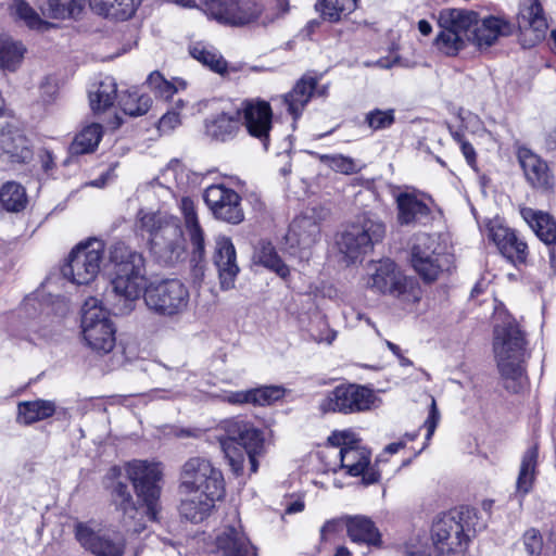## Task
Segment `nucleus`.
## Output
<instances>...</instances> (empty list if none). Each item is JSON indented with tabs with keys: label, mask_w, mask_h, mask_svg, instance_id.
<instances>
[{
	"label": "nucleus",
	"mask_w": 556,
	"mask_h": 556,
	"mask_svg": "<svg viewBox=\"0 0 556 556\" xmlns=\"http://www.w3.org/2000/svg\"><path fill=\"white\" fill-rule=\"evenodd\" d=\"M215 545L223 556H256L254 546L242 531L237 514L215 538Z\"/></svg>",
	"instance_id": "nucleus-20"
},
{
	"label": "nucleus",
	"mask_w": 556,
	"mask_h": 556,
	"mask_svg": "<svg viewBox=\"0 0 556 556\" xmlns=\"http://www.w3.org/2000/svg\"><path fill=\"white\" fill-rule=\"evenodd\" d=\"M227 401L231 404L251 403V390L232 392L227 396Z\"/></svg>",
	"instance_id": "nucleus-63"
},
{
	"label": "nucleus",
	"mask_w": 556,
	"mask_h": 556,
	"mask_svg": "<svg viewBox=\"0 0 556 556\" xmlns=\"http://www.w3.org/2000/svg\"><path fill=\"white\" fill-rule=\"evenodd\" d=\"M257 261L266 268L275 271L281 278H286L290 273L289 267L282 262L270 243L262 245L257 252Z\"/></svg>",
	"instance_id": "nucleus-46"
},
{
	"label": "nucleus",
	"mask_w": 556,
	"mask_h": 556,
	"mask_svg": "<svg viewBox=\"0 0 556 556\" xmlns=\"http://www.w3.org/2000/svg\"><path fill=\"white\" fill-rule=\"evenodd\" d=\"M375 394L368 388L358 384H341L327 393L320 401L323 413L353 414L370 408Z\"/></svg>",
	"instance_id": "nucleus-15"
},
{
	"label": "nucleus",
	"mask_w": 556,
	"mask_h": 556,
	"mask_svg": "<svg viewBox=\"0 0 556 556\" xmlns=\"http://www.w3.org/2000/svg\"><path fill=\"white\" fill-rule=\"evenodd\" d=\"M526 552L530 556H539L543 551L546 553H556V538L549 534V539L544 543L543 536L539 530L531 528L522 536Z\"/></svg>",
	"instance_id": "nucleus-45"
},
{
	"label": "nucleus",
	"mask_w": 556,
	"mask_h": 556,
	"mask_svg": "<svg viewBox=\"0 0 556 556\" xmlns=\"http://www.w3.org/2000/svg\"><path fill=\"white\" fill-rule=\"evenodd\" d=\"M181 123L179 113L172 111L165 113L159 122V130L162 132H170Z\"/></svg>",
	"instance_id": "nucleus-59"
},
{
	"label": "nucleus",
	"mask_w": 556,
	"mask_h": 556,
	"mask_svg": "<svg viewBox=\"0 0 556 556\" xmlns=\"http://www.w3.org/2000/svg\"><path fill=\"white\" fill-rule=\"evenodd\" d=\"M460 141V149L462 152L468 163V165L472 168L476 167L477 157H476V151L471 143H469L466 140H459Z\"/></svg>",
	"instance_id": "nucleus-62"
},
{
	"label": "nucleus",
	"mask_w": 556,
	"mask_h": 556,
	"mask_svg": "<svg viewBox=\"0 0 556 556\" xmlns=\"http://www.w3.org/2000/svg\"><path fill=\"white\" fill-rule=\"evenodd\" d=\"M341 466L348 473L354 477L363 475L365 484H372L379 480L377 472H365L370 462V453L365 447L353 442L350 446H343L339 452Z\"/></svg>",
	"instance_id": "nucleus-24"
},
{
	"label": "nucleus",
	"mask_w": 556,
	"mask_h": 556,
	"mask_svg": "<svg viewBox=\"0 0 556 556\" xmlns=\"http://www.w3.org/2000/svg\"><path fill=\"white\" fill-rule=\"evenodd\" d=\"M60 81L55 75H46L38 85L39 101L45 104H52L59 96Z\"/></svg>",
	"instance_id": "nucleus-51"
},
{
	"label": "nucleus",
	"mask_w": 556,
	"mask_h": 556,
	"mask_svg": "<svg viewBox=\"0 0 556 556\" xmlns=\"http://www.w3.org/2000/svg\"><path fill=\"white\" fill-rule=\"evenodd\" d=\"M10 12L14 21L22 23L29 30L47 31L54 27V24L43 20L26 0H12Z\"/></svg>",
	"instance_id": "nucleus-36"
},
{
	"label": "nucleus",
	"mask_w": 556,
	"mask_h": 556,
	"mask_svg": "<svg viewBox=\"0 0 556 556\" xmlns=\"http://www.w3.org/2000/svg\"><path fill=\"white\" fill-rule=\"evenodd\" d=\"M103 136V127L98 123L85 126L74 138L70 146L72 155H81L93 152Z\"/></svg>",
	"instance_id": "nucleus-40"
},
{
	"label": "nucleus",
	"mask_w": 556,
	"mask_h": 556,
	"mask_svg": "<svg viewBox=\"0 0 556 556\" xmlns=\"http://www.w3.org/2000/svg\"><path fill=\"white\" fill-rule=\"evenodd\" d=\"M75 536L79 544L96 556H123L124 536L112 529H101L94 522H77Z\"/></svg>",
	"instance_id": "nucleus-14"
},
{
	"label": "nucleus",
	"mask_w": 556,
	"mask_h": 556,
	"mask_svg": "<svg viewBox=\"0 0 556 556\" xmlns=\"http://www.w3.org/2000/svg\"><path fill=\"white\" fill-rule=\"evenodd\" d=\"M121 477L122 468L119 467L114 466L108 472V479L112 481L109 486L111 490L112 501L125 514H130L132 511L138 513L128 484L123 482L119 479Z\"/></svg>",
	"instance_id": "nucleus-38"
},
{
	"label": "nucleus",
	"mask_w": 556,
	"mask_h": 556,
	"mask_svg": "<svg viewBox=\"0 0 556 556\" xmlns=\"http://www.w3.org/2000/svg\"><path fill=\"white\" fill-rule=\"evenodd\" d=\"M112 289L118 298L113 305L117 315L129 314L143 292L147 307L153 313L172 317L185 312L189 304V290L178 279H164L148 285L143 256L124 243H115L109 253Z\"/></svg>",
	"instance_id": "nucleus-1"
},
{
	"label": "nucleus",
	"mask_w": 556,
	"mask_h": 556,
	"mask_svg": "<svg viewBox=\"0 0 556 556\" xmlns=\"http://www.w3.org/2000/svg\"><path fill=\"white\" fill-rule=\"evenodd\" d=\"M479 23V14L471 10L446 8L439 12L438 24L442 29L438 35L467 34Z\"/></svg>",
	"instance_id": "nucleus-26"
},
{
	"label": "nucleus",
	"mask_w": 556,
	"mask_h": 556,
	"mask_svg": "<svg viewBox=\"0 0 556 556\" xmlns=\"http://www.w3.org/2000/svg\"><path fill=\"white\" fill-rule=\"evenodd\" d=\"M214 264L218 270L220 288L223 290L232 289L239 274V267L237 265L236 249L231 240L225 236L216 238Z\"/></svg>",
	"instance_id": "nucleus-22"
},
{
	"label": "nucleus",
	"mask_w": 556,
	"mask_h": 556,
	"mask_svg": "<svg viewBox=\"0 0 556 556\" xmlns=\"http://www.w3.org/2000/svg\"><path fill=\"white\" fill-rule=\"evenodd\" d=\"M432 47L447 56L467 49L466 37H435Z\"/></svg>",
	"instance_id": "nucleus-52"
},
{
	"label": "nucleus",
	"mask_w": 556,
	"mask_h": 556,
	"mask_svg": "<svg viewBox=\"0 0 556 556\" xmlns=\"http://www.w3.org/2000/svg\"><path fill=\"white\" fill-rule=\"evenodd\" d=\"M346 518H337L331 519L325 522V525L320 529V538L321 540H327V538L333 533L342 531L344 528L346 529Z\"/></svg>",
	"instance_id": "nucleus-60"
},
{
	"label": "nucleus",
	"mask_w": 556,
	"mask_h": 556,
	"mask_svg": "<svg viewBox=\"0 0 556 556\" xmlns=\"http://www.w3.org/2000/svg\"><path fill=\"white\" fill-rule=\"evenodd\" d=\"M357 7V0H336L332 5V12H327L330 16V22H337L341 16H346L352 13Z\"/></svg>",
	"instance_id": "nucleus-56"
},
{
	"label": "nucleus",
	"mask_w": 556,
	"mask_h": 556,
	"mask_svg": "<svg viewBox=\"0 0 556 556\" xmlns=\"http://www.w3.org/2000/svg\"><path fill=\"white\" fill-rule=\"evenodd\" d=\"M81 329L88 346L98 353H109L115 346V327L109 313L97 298H88L81 308Z\"/></svg>",
	"instance_id": "nucleus-8"
},
{
	"label": "nucleus",
	"mask_w": 556,
	"mask_h": 556,
	"mask_svg": "<svg viewBox=\"0 0 556 556\" xmlns=\"http://www.w3.org/2000/svg\"><path fill=\"white\" fill-rule=\"evenodd\" d=\"M180 211L184 216L185 226L187 230L200 227L195 212V205L190 198L186 197L181 199Z\"/></svg>",
	"instance_id": "nucleus-55"
},
{
	"label": "nucleus",
	"mask_w": 556,
	"mask_h": 556,
	"mask_svg": "<svg viewBox=\"0 0 556 556\" xmlns=\"http://www.w3.org/2000/svg\"><path fill=\"white\" fill-rule=\"evenodd\" d=\"M317 84L318 78L311 74H305L295 83L294 87L289 92L281 97L293 119H298L302 115L303 110L315 92Z\"/></svg>",
	"instance_id": "nucleus-27"
},
{
	"label": "nucleus",
	"mask_w": 556,
	"mask_h": 556,
	"mask_svg": "<svg viewBox=\"0 0 556 556\" xmlns=\"http://www.w3.org/2000/svg\"><path fill=\"white\" fill-rule=\"evenodd\" d=\"M217 435L222 451L228 459L231 469L238 475L243 469L248 456L251 471L256 472L258 463L256 456L263 448L262 432L252 424L242 419H228L222 422Z\"/></svg>",
	"instance_id": "nucleus-3"
},
{
	"label": "nucleus",
	"mask_w": 556,
	"mask_h": 556,
	"mask_svg": "<svg viewBox=\"0 0 556 556\" xmlns=\"http://www.w3.org/2000/svg\"><path fill=\"white\" fill-rule=\"evenodd\" d=\"M384 231L386 227L381 222L364 216L340 235L337 240L339 251L353 262L380 241Z\"/></svg>",
	"instance_id": "nucleus-13"
},
{
	"label": "nucleus",
	"mask_w": 556,
	"mask_h": 556,
	"mask_svg": "<svg viewBox=\"0 0 556 556\" xmlns=\"http://www.w3.org/2000/svg\"><path fill=\"white\" fill-rule=\"evenodd\" d=\"M118 104L123 112L129 116L144 115L151 108L152 99L138 90H127L119 97Z\"/></svg>",
	"instance_id": "nucleus-44"
},
{
	"label": "nucleus",
	"mask_w": 556,
	"mask_h": 556,
	"mask_svg": "<svg viewBox=\"0 0 556 556\" xmlns=\"http://www.w3.org/2000/svg\"><path fill=\"white\" fill-rule=\"evenodd\" d=\"M518 162L527 182L540 192H551L555 186V177L547 163L530 149L521 147L517 151Z\"/></svg>",
	"instance_id": "nucleus-18"
},
{
	"label": "nucleus",
	"mask_w": 556,
	"mask_h": 556,
	"mask_svg": "<svg viewBox=\"0 0 556 556\" xmlns=\"http://www.w3.org/2000/svg\"><path fill=\"white\" fill-rule=\"evenodd\" d=\"M203 198L215 218L235 225L243 220L241 198L235 190L212 185L205 189Z\"/></svg>",
	"instance_id": "nucleus-17"
},
{
	"label": "nucleus",
	"mask_w": 556,
	"mask_h": 556,
	"mask_svg": "<svg viewBox=\"0 0 556 556\" xmlns=\"http://www.w3.org/2000/svg\"><path fill=\"white\" fill-rule=\"evenodd\" d=\"M320 238L319 224L312 216H298L291 223L286 241L291 249L298 248L301 257H308V251Z\"/></svg>",
	"instance_id": "nucleus-23"
},
{
	"label": "nucleus",
	"mask_w": 556,
	"mask_h": 556,
	"mask_svg": "<svg viewBox=\"0 0 556 556\" xmlns=\"http://www.w3.org/2000/svg\"><path fill=\"white\" fill-rule=\"evenodd\" d=\"M142 0H89L90 9L98 15L116 21L130 18Z\"/></svg>",
	"instance_id": "nucleus-30"
},
{
	"label": "nucleus",
	"mask_w": 556,
	"mask_h": 556,
	"mask_svg": "<svg viewBox=\"0 0 556 556\" xmlns=\"http://www.w3.org/2000/svg\"><path fill=\"white\" fill-rule=\"evenodd\" d=\"M397 223L401 226L427 224L431 218V208L420 194L413 191L399 192L395 195Z\"/></svg>",
	"instance_id": "nucleus-21"
},
{
	"label": "nucleus",
	"mask_w": 556,
	"mask_h": 556,
	"mask_svg": "<svg viewBox=\"0 0 556 556\" xmlns=\"http://www.w3.org/2000/svg\"><path fill=\"white\" fill-rule=\"evenodd\" d=\"M346 531L350 539L355 543L378 546L381 542L380 533L375 523L367 517H346Z\"/></svg>",
	"instance_id": "nucleus-34"
},
{
	"label": "nucleus",
	"mask_w": 556,
	"mask_h": 556,
	"mask_svg": "<svg viewBox=\"0 0 556 556\" xmlns=\"http://www.w3.org/2000/svg\"><path fill=\"white\" fill-rule=\"evenodd\" d=\"M482 29L492 35H505L511 31L510 22L504 16L489 15L482 20Z\"/></svg>",
	"instance_id": "nucleus-54"
},
{
	"label": "nucleus",
	"mask_w": 556,
	"mask_h": 556,
	"mask_svg": "<svg viewBox=\"0 0 556 556\" xmlns=\"http://www.w3.org/2000/svg\"><path fill=\"white\" fill-rule=\"evenodd\" d=\"M318 157L323 164L337 173L352 175L358 172L355 160L350 156L342 154H320Z\"/></svg>",
	"instance_id": "nucleus-48"
},
{
	"label": "nucleus",
	"mask_w": 556,
	"mask_h": 556,
	"mask_svg": "<svg viewBox=\"0 0 556 556\" xmlns=\"http://www.w3.org/2000/svg\"><path fill=\"white\" fill-rule=\"evenodd\" d=\"M477 514L469 507L454 509L439 516L431 528L434 548L441 554H454L463 551L478 529ZM481 527H479V530Z\"/></svg>",
	"instance_id": "nucleus-5"
},
{
	"label": "nucleus",
	"mask_w": 556,
	"mask_h": 556,
	"mask_svg": "<svg viewBox=\"0 0 556 556\" xmlns=\"http://www.w3.org/2000/svg\"><path fill=\"white\" fill-rule=\"evenodd\" d=\"M440 420V413L435 404V400L431 399L430 409L427 419L424 422V427L427 429L426 441L429 442L437 429Z\"/></svg>",
	"instance_id": "nucleus-57"
},
{
	"label": "nucleus",
	"mask_w": 556,
	"mask_h": 556,
	"mask_svg": "<svg viewBox=\"0 0 556 556\" xmlns=\"http://www.w3.org/2000/svg\"><path fill=\"white\" fill-rule=\"evenodd\" d=\"M190 243L192 245V257L191 262L194 263V273L197 276L203 275L202 263L205 260V242L204 233L201 227L192 228L187 230Z\"/></svg>",
	"instance_id": "nucleus-47"
},
{
	"label": "nucleus",
	"mask_w": 556,
	"mask_h": 556,
	"mask_svg": "<svg viewBox=\"0 0 556 556\" xmlns=\"http://www.w3.org/2000/svg\"><path fill=\"white\" fill-rule=\"evenodd\" d=\"M367 286L377 292L390 294L403 302L415 303L419 300V290L415 287L414 281L407 278L397 268L396 264L389 258L374 264Z\"/></svg>",
	"instance_id": "nucleus-12"
},
{
	"label": "nucleus",
	"mask_w": 556,
	"mask_h": 556,
	"mask_svg": "<svg viewBox=\"0 0 556 556\" xmlns=\"http://www.w3.org/2000/svg\"><path fill=\"white\" fill-rule=\"evenodd\" d=\"M105 244L98 238L80 242L71 252L67 264L62 268L63 276L76 285L93 281L104 262Z\"/></svg>",
	"instance_id": "nucleus-9"
},
{
	"label": "nucleus",
	"mask_w": 556,
	"mask_h": 556,
	"mask_svg": "<svg viewBox=\"0 0 556 556\" xmlns=\"http://www.w3.org/2000/svg\"><path fill=\"white\" fill-rule=\"evenodd\" d=\"M147 85L155 93L156 97L163 99H170L177 92V86L165 79L164 76L157 72H152L147 78Z\"/></svg>",
	"instance_id": "nucleus-50"
},
{
	"label": "nucleus",
	"mask_w": 556,
	"mask_h": 556,
	"mask_svg": "<svg viewBox=\"0 0 556 556\" xmlns=\"http://www.w3.org/2000/svg\"><path fill=\"white\" fill-rule=\"evenodd\" d=\"M127 478L132 482L137 496L142 501L146 515L155 521L159 514L162 469L159 463L135 459L126 464Z\"/></svg>",
	"instance_id": "nucleus-11"
},
{
	"label": "nucleus",
	"mask_w": 556,
	"mask_h": 556,
	"mask_svg": "<svg viewBox=\"0 0 556 556\" xmlns=\"http://www.w3.org/2000/svg\"><path fill=\"white\" fill-rule=\"evenodd\" d=\"M238 114L248 134L257 139L265 150L270 141L273 110L267 101L261 99L243 100L237 108Z\"/></svg>",
	"instance_id": "nucleus-16"
},
{
	"label": "nucleus",
	"mask_w": 556,
	"mask_h": 556,
	"mask_svg": "<svg viewBox=\"0 0 556 556\" xmlns=\"http://www.w3.org/2000/svg\"><path fill=\"white\" fill-rule=\"evenodd\" d=\"M333 4L334 3H332L328 0H320L315 4V8L320 13V15L324 20H327L330 22V16L327 14V12H332Z\"/></svg>",
	"instance_id": "nucleus-64"
},
{
	"label": "nucleus",
	"mask_w": 556,
	"mask_h": 556,
	"mask_svg": "<svg viewBox=\"0 0 556 556\" xmlns=\"http://www.w3.org/2000/svg\"><path fill=\"white\" fill-rule=\"evenodd\" d=\"M351 434L349 432H333L328 441L333 446H350L354 441L350 440Z\"/></svg>",
	"instance_id": "nucleus-61"
},
{
	"label": "nucleus",
	"mask_w": 556,
	"mask_h": 556,
	"mask_svg": "<svg viewBox=\"0 0 556 556\" xmlns=\"http://www.w3.org/2000/svg\"><path fill=\"white\" fill-rule=\"evenodd\" d=\"M27 48L22 40L14 37H0V68L16 72L25 58Z\"/></svg>",
	"instance_id": "nucleus-37"
},
{
	"label": "nucleus",
	"mask_w": 556,
	"mask_h": 556,
	"mask_svg": "<svg viewBox=\"0 0 556 556\" xmlns=\"http://www.w3.org/2000/svg\"><path fill=\"white\" fill-rule=\"evenodd\" d=\"M84 0H40L39 8L45 17L65 18L79 14Z\"/></svg>",
	"instance_id": "nucleus-42"
},
{
	"label": "nucleus",
	"mask_w": 556,
	"mask_h": 556,
	"mask_svg": "<svg viewBox=\"0 0 556 556\" xmlns=\"http://www.w3.org/2000/svg\"><path fill=\"white\" fill-rule=\"evenodd\" d=\"M25 188L15 181L5 182L0 189V203L9 212H21L27 205Z\"/></svg>",
	"instance_id": "nucleus-43"
},
{
	"label": "nucleus",
	"mask_w": 556,
	"mask_h": 556,
	"mask_svg": "<svg viewBox=\"0 0 556 556\" xmlns=\"http://www.w3.org/2000/svg\"><path fill=\"white\" fill-rule=\"evenodd\" d=\"M517 25L520 31L546 33L548 23L540 0H520Z\"/></svg>",
	"instance_id": "nucleus-29"
},
{
	"label": "nucleus",
	"mask_w": 556,
	"mask_h": 556,
	"mask_svg": "<svg viewBox=\"0 0 556 556\" xmlns=\"http://www.w3.org/2000/svg\"><path fill=\"white\" fill-rule=\"evenodd\" d=\"M412 265L426 282H432L451 268L453 255L437 235L418 233L412 247Z\"/></svg>",
	"instance_id": "nucleus-7"
},
{
	"label": "nucleus",
	"mask_w": 556,
	"mask_h": 556,
	"mask_svg": "<svg viewBox=\"0 0 556 556\" xmlns=\"http://www.w3.org/2000/svg\"><path fill=\"white\" fill-rule=\"evenodd\" d=\"M283 395V390L280 387L268 386L256 389H251V403L254 405H269L279 400Z\"/></svg>",
	"instance_id": "nucleus-53"
},
{
	"label": "nucleus",
	"mask_w": 556,
	"mask_h": 556,
	"mask_svg": "<svg viewBox=\"0 0 556 556\" xmlns=\"http://www.w3.org/2000/svg\"><path fill=\"white\" fill-rule=\"evenodd\" d=\"M189 54L215 73L224 74L227 72L228 64L226 60L218 50L212 46L197 42L189 46Z\"/></svg>",
	"instance_id": "nucleus-41"
},
{
	"label": "nucleus",
	"mask_w": 556,
	"mask_h": 556,
	"mask_svg": "<svg viewBox=\"0 0 556 556\" xmlns=\"http://www.w3.org/2000/svg\"><path fill=\"white\" fill-rule=\"evenodd\" d=\"M498 37H466L467 49L471 48L469 53L486 51L494 46Z\"/></svg>",
	"instance_id": "nucleus-58"
},
{
	"label": "nucleus",
	"mask_w": 556,
	"mask_h": 556,
	"mask_svg": "<svg viewBox=\"0 0 556 556\" xmlns=\"http://www.w3.org/2000/svg\"><path fill=\"white\" fill-rule=\"evenodd\" d=\"M30 141L17 127L8 125L0 129V160L13 165L27 164L33 160Z\"/></svg>",
	"instance_id": "nucleus-19"
},
{
	"label": "nucleus",
	"mask_w": 556,
	"mask_h": 556,
	"mask_svg": "<svg viewBox=\"0 0 556 556\" xmlns=\"http://www.w3.org/2000/svg\"><path fill=\"white\" fill-rule=\"evenodd\" d=\"M89 103L93 113L105 112L117 99V84L111 76L104 77L89 90Z\"/></svg>",
	"instance_id": "nucleus-33"
},
{
	"label": "nucleus",
	"mask_w": 556,
	"mask_h": 556,
	"mask_svg": "<svg viewBox=\"0 0 556 556\" xmlns=\"http://www.w3.org/2000/svg\"><path fill=\"white\" fill-rule=\"evenodd\" d=\"M241 128V119L237 109L233 112H222L205 123L206 135L215 141L232 140Z\"/></svg>",
	"instance_id": "nucleus-28"
},
{
	"label": "nucleus",
	"mask_w": 556,
	"mask_h": 556,
	"mask_svg": "<svg viewBox=\"0 0 556 556\" xmlns=\"http://www.w3.org/2000/svg\"><path fill=\"white\" fill-rule=\"evenodd\" d=\"M139 225L149 233L150 250L160 263L172 265L185 254L184 233L176 218L140 211Z\"/></svg>",
	"instance_id": "nucleus-4"
},
{
	"label": "nucleus",
	"mask_w": 556,
	"mask_h": 556,
	"mask_svg": "<svg viewBox=\"0 0 556 556\" xmlns=\"http://www.w3.org/2000/svg\"><path fill=\"white\" fill-rule=\"evenodd\" d=\"M490 236L501 254L513 264H521L527 258V244L520 240L514 230L506 227H492Z\"/></svg>",
	"instance_id": "nucleus-25"
},
{
	"label": "nucleus",
	"mask_w": 556,
	"mask_h": 556,
	"mask_svg": "<svg viewBox=\"0 0 556 556\" xmlns=\"http://www.w3.org/2000/svg\"><path fill=\"white\" fill-rule=\"evenodd\" d=\"M185 494L187 497L181 501L179 510L184 518L194 523L203 521L210 515L214 503L219 500L199 493Z\"/></svg>",
	"instance_id": "nucleus-35"
},
{
	"label": "nucleus",
	"mask_w": 556,
	"mask_h": 556,
	"mask_svg": "<svg viewBox=\"0 0 556 556\" xmlns=\"http://www.w3.org/2000/svg\"><path fill=\"white\" fill-rule=\"evenodd\" d=\"M180 489L184 493H199L222 500L225 494L224 478L208 459L192 457L181 469Z\"/></svg>",
	"instance_id": "nucleus-10"
},
{
	"label": "nucleus",
	"mask_w": 556,
	"mask_h": 556,
	"mask_svg": "<svg viewBox=\"0 0 556 556\" xmlns=\"http://www.w3.org/2000/svg\"><path fill=\"white\" fill-rule=\"evenodd\" d=\"M539 457V447L536 444L531 445L523 454L520 470L516 482L517 494L525 496L532 489Z\"/></svg>",
	"instance_id": "nucleus-39"
},
{
	"label": "nucleus",
	"mask_w": 556,
	"mask_h": 556,
	"mask_svg": "<svg viewBox=\"0 0 556 556\" xmlns=\"http://www.w3.org/2000/svg\"><path fill=\"white\" fill-rule=\"evenodd\" d=\"M493 352L505 388L519 392L525 380L527 340L514 317L505 315L494 327Z\"/></svg>",
	"instance_id": "nucleus-2"
},
{
	"label": "nucleus",
	"mask_w": 556,
	"mask_h": 556,
	"mask_svg": "<svg viewBox=\"0 0 556 556\" xmlns=\"http://www.w3.org/2000/svg\"><path fill=\"white\" fill-rule=\"evenodd\" d=\"M520 214L538 238L546 244L555 245L556 223L549 214L530 207L521 208Z\"/></svg>",
	"instance_id": "nucleus-32"
},
{
	"label": "nucleus",
	"mask_w": 556,
	"mask_h": 556,
	"mask_svg": "<svg viewBox=\"0 0 556 556\" xmlns=\"http://www.w3.org/2000/svg\"><path fill=\"white\" fill-rule=\"evenodd\" d=\"M200 8L208 17L232 27L267 26L278 17L252 0H200Z\"/></svg>",
	"instance_id": "nucleus-6"
},
{
	"label": "nucleus",
	"mask_w": 556,
	"mask_h": 556,
	"mask_svg": "<svg viewBox=\"0 0 556 556\" xmlns=\"http://www.w3.org/2000/svg\"><path fill=\"white\" fill-rule=\"evenodd\" d=\"M364 122L372 131L388 129L395 123V111L374 109L365 114Z\"/></svg>",
	"instance_id": "nucleus-49"
},
{
	"label": "nucleus",
	"mask_w": 556,
	"mask_h": 556,
	"mask_svg": "<svg viewBox=\"0 0 556 556\" xmlns=\"http://www.w3.org/2000/svg\"><path fill=\"white\" fill-rule=\"evenodd\" d=\"M56 412V405L50 400L24 401L17 404L16 421L20 425L29 426L53 416Z\"/></svg>",
	"instance_id": "nucleus-31"
}]
</instances>
